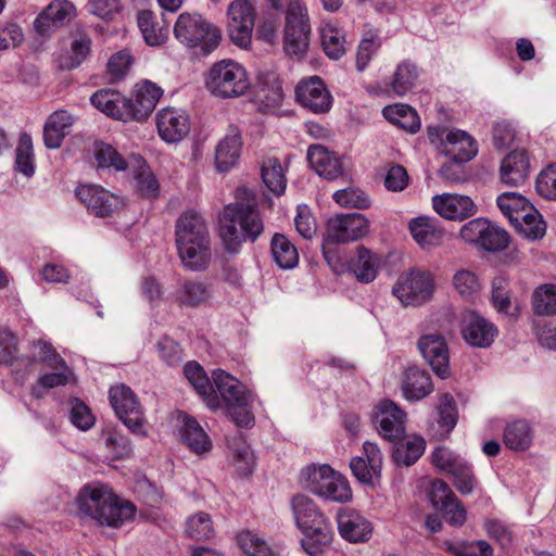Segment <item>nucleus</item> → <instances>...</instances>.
I'll list each match as a JSON object with an SVG mask.
<instances>
[{
  "instance_id": "obj_1",
  "label": "nucleus",
  "mask_w": 556,
  "mask_h": 556,
  "mask_svg": "<svg viewBox=\"0 0 556 556\" xmlns=\"http://www.w3.org/2000/svg\"><path fill=\"white\" fill-rule=\"evenodd\" d=\"M175 243L185 268L205 270L212 260V242L207 223L195 211L184 212L175 224Z\"/></svg>"
},
{
  "instance_id": "obj_2",
  "label": "nucleus",
  "mask_w": 556,
  "mask_h": 556,
  "mask_svg": "<svg viewBox=\"0 0 556 556\" xmlns=\"http://www.w3.org/2000/svg\"><path fill=\"white\" fill-rule=\"evenodd\" d=\"M237 201L226 205L219 216V235L227 251L236 252L245 240L255 241L263 231L256 202L247 188L237 189Z\"/></svg>"
},
{
  "instance_id": "obj_3",
  "label": "nucleus",
  "mask_w": 556,
  "mask_h": 556,
  "mask_svg": "<svg viewBox=\"0 0 556 556\" xmlns=\"http://www.w3.org/2000/svg\"><path fill=\"white\" fill-rule=\"evenodd\" d=\"M78 514L100 526L122 527L132 519L136 507L119 497L104 484H88L81 489L77 500Z\"/></svg>"
},
{
  "instance_id": "obj_4",
  "label": "nucleus",
  "mask_w": 556,
  "mask_h": 556,
  "mask_svg": "<svg viewBox=\"0 0 556 556\" xmlns=\"http://www.w3.org/2000/svg\"><path fill=\"white\" fill-rule=\"evenodd\" d=\"M292 511L298 527L304 534L302 546L311 556H317L332 541V530L315 503L305 495L292 498Z\"/></svg>"
},
{
  "instance_id": "obj_5",
  "label": "nucleus",
  "mask_w": 556,
  "mask_h": 556,
  "mask_svg": "<svg viewBox=\"0 0 556 556\" xmlns=\"http://www.w3.org/2000/svg\"><path fill=\"white\" fill-rule=\"evenodd\" d=\"M204 85L213 97L222 100L240 98L251 88L247 68L231 59L212 64L204 75Z\"/></svg>"
},
{
  "instance_id": "obj_6",
  "label": "nucleus",
  "mask_w": 556,
  "mask_h": 556,
  "mask_svg": "<svg viewBox=\"0 0 556 556\" xmlns=\"http://www.w3.org/2000/svg\"><path fill=\"white\" fill-rule=\"evenodd\" d=\"M301 477L306 489L325 500L344 503L352 497L348 480L328 465L308 466Z\"/></svg>"
},
{
  "instance_id": "obj_7",
  "label": "nucleus",
  "mask_w": 556,
  "mask_h": 556,
  "mask_svg": "<svg viewBox=\"0 0 556 556\" xmlns=\"http://www.w3.org/2000/svg\"><path fill=\"white\" fill-rule=\"evenodd\" d=\"M531 304L535 316L533 325L541 345L549 350L556 349V330L553 327V321L548 325L545 323V318H553L556 314V285L538 286L533 290Z\"/></svg>"
},
{
  "instance_id": "obj_8",
  "label": "nucleus",
  "mask_w": 556,
  "mask_h": 556,
  "mask_svg": "<svg viewBox=\"0 0 556 556\" xmlns=\"http://www.w3.org/2000/svg\"><path fill=\"white\" fill-rule=\"evenodd\" d=\"M109 399L118 419L135 435L146 438L144 413L134 391L126 384H117L110 389Z\"/></svg>"
},
{
  "instance_id": "obj_9",
  "label": "nucleus",
  "mask_w": 556,
  "mask_h": 556,
  "mask_svg": "<svg viewBox=\"0 0 556 556\" xmlns=\"http://www.w3.org/2000/svg\"><path fill=\"white\" fill-rule=\"evenodd\" d=\"M434 283L430 273L413 269L402 274L392 288V293L404 306H419L428 302Z\"/></svg>"
},
{
  "instance_id": "obj_10",
  "label": "nucleus",
  "mask_w": 556,
  "mask_h": 556,
  "mask_svg": "<svg viewBox=\"0 0 556 556\" xmlns=\"http://www.w3.org/2000/svg\"><path fill=\"white\" fill-rule=\"evenodd\" d=\"M368 232V222L358 213L339 214L328 219L323 249L329 244L348 243L358 240Z\"/></svg>"
},
{
  "instance_id": "obj_11",
  "label": "nucleus",
  "mask_w": 556,
  "mask_h": 556,
  "mask_svg": "<svg viewBox=\"0 0 556 556\" xmlns=\"http://www.w3.org/2000/svg\"><path fill=\"white\" fill-rule=\"evenodd\" d=\"M433 465L454 477V485L462 494H470L476 486V478L468 463L445 447L432 453Z\"/></svg>"
},
{
  "instance_id": "obj_12",
  "label": "nucleus",
  "mask_w": 556,
  "mask_h": 556,
  "mask_svg": "<svg viewBox=\"0 0 556 556\" xmlns=\"http://www.w3.org/2000/svg\"><path fill=\"white\" fill-rule=\"evenodd\" d=\"M76 197L97 217L111 216L124 206L122 198L98 185L77 187Z\"/></svg>"
},
{
  "instance_id": "obj_13",
  "label": "nucleus",
  "mask_w": 556,
  "mask_h": 556,
  "mask_svg": "<svg viewBox=\"0 0 556 556\" xmlns=\"http://www.w3.org/2000/svg\"><path fill=\"white\" fill-rule=\"evenodd\" d=\"M295 100L315 114L326 113L332 106V96L319 76L301 79L295 87Z\"/></svg>"
},
{
  "instance_id": "obj_14",
  "label": "nucleus",
  "mask_w": 556,
  "mask_h": 556,
  "mask_svg": "<svg viewBox=\"0 0 556 556\" xmlns=\"http://www.w3.org/2000/svg\"><path fill=\"white\" fill-rule=\"evenodd\" d=\"M405 413L392 401H380L372 413V421L387 440L396 441L405 434Z\"/></svg>"
},
{
  "instance_id": "obj_15",
  "label": "nucleus",
  "mask_w": 556,
  "mask_h": 556,
  "mask_svg": "<svg viewBox=\"0 0 556 556\" xmlns=\"http://www.w3.org/2000/svg\"><path fill=\"white\" fill-rule=\"evenodd\" d=\"M76 15L75 5L68 0H53L34 21L39 35L59 31Z\"/></svg>"
},
{
  "instance_id": "obj_16",
  "label": "nucleus",
  "mask_w": 556,
  "mask_h": 556,
  "mask_svg": "<svg viewBox=\"0 0 556 556\" xmlns=\"http://www.w3.org/2000/svg\"><path fill=\"white\" fill-rule=\"evenodd\" d=\"M156 127L165 142L177 143L190 131L189 116L180 109L165 108L156 115Z\"/></svg>"
},
{
  "instance_id": "obj_17",
  "label": "nucleus",
  "mask_w": 556,
  "mask_h": 556,
  "mask_svg": "<svg viewBox=\"0 0 556 556\" xmlns=\"http://www.w3.org/2000/svg\"><path fill=\"white\" fill-rule=\"evenodd\" d=\"M418 349L439 377L446 378L450 375L447 344L441 334L430 333L420 337Z\"/></svg>"
},
{
  "instance_id": "obj_18",
  "label": "nucleus",
  "mask_w": 556,
  "mask_h": 556,
  "mask_svg": "<svg viewBox=\"0 0 556 556\" xmlns=\"http://www.w3.org/2000/svg\"><path fill=\"white\" fill-rule=\"evenodd\" d=\"M162 94L163 90L154 83L146 80L137 84L134 98L128 99L129 121H144L151 115Z\"/></svg>"
},
{
  "instance_id": "obj_19",
  "label": "nucleus",
  "mask_w": 556,
  "mask_h": 556,
  "mask_svg": "<svg viewBox=\"0 0 556 556\" xmlns=\"http://www.w3.org/2000/svg\"><path fill=\"white\" fill-rule=\"evenodd\" d=\"M462 333L467 343L477 348L490 346L496 334V327L475 312H468L462 320Z\"/></svg>"
},
{
  "instance_id": "obj_20",
  "label": "nucleus",
  "mask_w": 556,
  "mask_h": 556,
  "mask_svg": "<svg viewBox=\"0 0 556 556\" xmlns=\"http://www.w3.org/2000/svg\"><path fill=\"white\" fill-rule=\"evenodd\" d=\"M256 0H232L227 8L228 31L238 35H252L256 24Z\"/></svg>"
},
{
  "instance_id": "obj_21",
  "label": "nucleus",
  "mask_w": 556,
  "mask_h": 556,
  "mask_svg": "<svg viewBox=\"0 0 556 556\" xmlns=\"http://www.w3.org/2000/svg\"><path fill=\"white\" fill-rule=\"evenodd\" d=\"M530 160L526 150H514L506 154L500 166V179L511 187L523 185L530 175Z\"/></svg>"
},
{
  "instance_id": "obj_22",
  "label": "nucleus",
  "mask_w": 556,
  "mask_h": 556,
  "mask_svg": "<svg viewBox=\"0 0 556 556\" xmlns=\"http://www.w3.org/2000/svg\"><path fill=\"white\" fill-rule=\"evenodd\" d=\"M434 211L446 219H465L472 216L477 206L467 195L445 193L432 198Z\"/></svg>"
},
{
  "instance_id": "obj_23",
  "label": "nucleus",
  "mask_w": 556,
  "mask_h": 556,
  "mask_svg": "<svg viewBox=\"0 0 556 556\" xmlns=\"http://www.w3.org/2000/svg\"><path fill=\"white\" fill-rule=\"evenodd\" d=\"M337 522L341 536L349 542H365L371 536V522L355 510H341L338 514Z\"/></svg>"
},
{
  "instance_id": "obj_24",
  "label": "nucleus",
  "mask_w": 556,
  "mask_h": 556,
  "mask_svg": "<svg viewBox=\"0 0 556 556\" xmlns=\"http://www.w3.org/2000/svg\"><path fill=\"white\" fill-rule=\"evenodd\" d=\"M443 153L456 163L470 161L478 152L475 139L463 130H450L442 140Z\"/></svg>"
},
{
  "instance_id": "obj_25",
  "label": "nucleus",
  "mask_w": 556,
  "mask_h": 556,
  "mask_svg": "<svg viewBox=\"0 0 556 556\" xmlns=\"http://www.w3.org/2000/svg\"><path fill=\"white\" fill-rule=\"evenodd\" d=\"M307 161L311 167L325 179L333 180L343 174L340 159L323 146H311L307 150Z\"/></svg>"
},
{
  "instance_id": "obj_26",
  "label": "nucleus",
  "mask_w": 556,
  "mask_h": 556,
  "mask_svg": "<svg viewBox=\"0 0 556 556\" xmlns=\"http://www.w3.org/2000/svg\"><path fill=\"white\" fill-rule=\"evenodd\" d=\"M241 147V132L237 126L230 125L215 151V163L219 172H227L236 165L240 157Z\"/></svg>"
},
{
  "instance_id": "obj_27",
  "label": "nucleus",
  "mask_w": 556,
  "mask_h": 556,
  "mask_svg": "<svg viewBox=\"0 0 556 556\" xmlns=\"http://www.w3.org/2000/svg\"><path fill=\"white\" fill-rule=\"evenodd\" d=\"M91 104L115 119L129 121L128 99L113 89H101L90 97Z\"/></svg>"
},
{
  "instance_id": "obj_28",
  "label": "nucleus",
  "mask_w": 556,
  "mask_h": 556,
  "mask_svg": "<svg viewBox=\"0 0 556 556\" xmlns=\"http://www.w3.org/2000/svg\"><path fill=\"white\" fill-rule=\"evenodd\" d=\"M214 384L226 406L249 404L250 395L245 387L222 369L213 371Z\"/></svg>"
},
{
  "instance_id": "obj_29",
  "label": "nucleus",
  "mask_w": 556,
  "mask_h": 556,
  "mask_svg": "<svg viewBox=\"0 0 556 556\" xmlns=\"http://www.w3.org/2000/svg\"><path fill=\"white\" fill-rule=\"evenodd\" d=\"M75 117L65 110L53 112L43 128V141L47 148L58 149L63 139L70 135Z\"/></svg>"
},
{
  "instance_id": "obj_30",
  "label": "nucleus",
  "mask_w": 556,
  "mask_h": 556,
  "mask_svg": "<svg viewBox=\"0 0 556 556\" xmlns=\"http://www.w3.org/2000/svg\"><path fill=\"white\" fill-rule=\"evenodd\" d=\"M409 231L421 249H431L441 244L444 231L438 222L427 216H420L409 222Z\"/></svg>"
},
{
  "instance_id": "obj_31",
  "label": "nucleus",
  "mask_w": 556,
  "mask_h": 556,
  "mask_svg": "<svg viewBox=\"0 0 556 556\" xmlns=\"http://www.w3.org/2000/svg\"><path fill=\"white\" fill-rule=\"evenodd\" d=\"M179 434L182 442L198 455H203L212 450V441L201 425L188 415H181Z\"/></svg>"
},
{
  "instance_id": "obj_32",
  "label": "nucleus",
  "mask_w": 556,
  "mask_h": 556,
  "mask_svg": "<svg viewBox=\"0 0 556 556\" xmlns=\"http://www.w3.org/2000/svg\"><path fill=\"white\" fill-rule=\"evenodd\" d=\"M174 296L175 302L181 307H197L208 302L212 290L205 281L189 279L180 283Z\"/></svg>"
},
{
  "instance_id": "obj_33",
  "label": "nucleus",
  "mask_w": 556,
  "mask_h": 556,
  "mask_svg": "<svg viewBox=\"0 0 556 556\" xmlns=\"http://www.w3.org/2000/svg\"><path fill=\"white\" fill-rule=\"evenodd\" d=\"M433 390L430 375L418 367H409L402 383L403 395L408 401H419Z\"/></svg>"
},
{
  "instance_id": "obj_34",
  "label": "nucleus",
  "mask_w": 556,
  "mask_h": 556,
  "mask_svg": "<svg viewBox=\"0 0 556 556\" xmlns=\"http://www.w3.org/2000/svg\"><path fill=\"white\" fill-rule=\"evenodd\" d=\"M184 374L212 410H216L220 407L218 395L213 391L208 377L197 362L187 363L184 368Z\"/></svg>"
},
{
  "instance_id": "obj_35",
  "label": "nucleus",
  "mask_w": 556,
  "mask_h": 556,
  "mask_svg": "<svg viewBox=\"0 0 556 556\" xmlns=\"http://www.w3.org/2000/svg\"><path fill=\"white\" fill-rule=\"evenodd\" d=\"M350 271L363 283L375 280L379 268V257L365 247H357L356 255L350 261Z\"/></svg>"
},
{
  "instance_id": "obj_36",
  "label": "nucleus",
  "mask_w": 556,
  "mask_h": 556,
  "mask_svg": "<svg viewBox=\"0 0 556 556\" xmlns=\"http://www.w3.org/2000/svg\"><path fill=\"white\" fill-rule=\"evenodd\" d=\"M285 35H309L308 11L301 0H290L285 12Z\"/></svg>"
},
{
  "instance_id": "obj_37",
  "label": "nucleus",
  "mask_w": 556,
  "mask_h": 556,
  "mask_svg": "<svg viewBox=\"0 0 556 556\" xmlns=\"http://www.w3.org/2000/svg\"><path fill=\"white\" fill-rule=\"evenodd\" d=\"M256 99L264 104L265 108H276L283 98L281 81L273 72L260 73L257 75Z\"/></svg>"
},
{
  "instance_id": "obj_38",
  "label": "nucleus",
  "mask_w": 556,
  "mask_h": 556,
  "mask_svg": "<svg viewBox=\"0 0 556 556\" xmlns=\"http://www.w3.org/2000/svg\"><path fill=\"white\" fill-rule=\"evenodd\" d=\"M90 52V37H71L68 48L59 55V66L66 71L74 70L83 64Z\"/></svg>"
},
{
  "instance_id": "obj_39",
  "label": "nucleus",
  "mask_w": 556,
  "mask_h": 556,
  "mask_svg": "<svg viewBox=\"0 0 556 556\" xmlns=\"http://www.w3.org/2000/svg\"><path fill=\"white\" fill-rule=\"evenodd\" d=\"M175 35H218L219 29L199 13L184 12L175 23Z\"/></svg>"
},
{
  "instance_id": "obj_40",
  "label": "nucleus",
  "mask_w": 556,
  "mask_h": 556,
  "mask_svg": "<svg viewBox=\"0 0 556 556\" xmlns=\"http://www.w3.org/2000/svg\"><path fill=\"white\" fill-rule=\"evenodd\" d=\"M228 447L237 472L242 477L250 476L255 466V457L250 445L240 434L228 440Z\"/></svg>"
},
{
  "instance_id": "obj_41",
  "label": "nucleus",
  "mask_w": 556,
  "mask_h": 556,
  "mask_svg": "<svg viewBox=\"0 0 556 556\" xmlns=\"http://www.w3.org/2000/svg\"><path fill=\"white\" fill-rule=\"evenodd\" d=\"M533 440V431L526 420H515L506 426L503 432V441L507 448L513 451H526Z\"/></svg>"
},
{
  "instance_id": "obj_42",
  "label": "nucleus",
  "mask_w": 556,
  "mask_h": 556,
  "mask_svg": "<svg viewBox=\"0 0 556 556\" xmlns=\"http://www.w3.org/2000/svg\"><path fill=\"white\" fill-rule=\"evenodd\" d=\"M382 113L388 121L408 132L415 134L420 128V119L417 112L407 104L388 105L383 109Z\"/></svg>"
},
{
  "instance_id": "obj_43",
  "label": "nucleus",
  "mask_w": 556,
  "mask_h": 556,
  "mask_svg": "<svg viewBox=\"0 0 556 556\" xmlns=\"http://www.w3.org/2000/svg\"><path fill=\"white\" fill-rule=\"evenodd\" d=\"M497 206L510 224L528 216L527 212H533V205L521 194L505 192L497 198Z\"/></svg>"
},
{
  "instance_id": "obj_44",
  "label": "nucleus",
  "mask_w": 556,
  "mask_h": 556,
  "mask_svg": "<svg viewBox=\"0 0 556 556\" xmlns=\"http://www.w3.org/2000/svg\"><path fill=\"white\" fill-rule=\"evenodd\" d=\"M418 76L416 65L404 61L396 66L389 85V90L399 97H403L415 87Z\"/></svg>"
},
{
  "instance_id": "obj_45",
  "label": "nucleus",
  "mask_w": 556,
  "mask_h": 556,
  "mask_svg": "<svg viewBox=\"0 0 556 556\" xmlns=\"http://www.w3.org/2000/svg\"><path fill=\"white\" fill-rule=\"evenodd\" d=\"M271 254L276 264L282 269H291L299 263L296 248L281 233H276L271 239Z\"/></svg>"
},
{
  "instance_id": "obj_46",
  "label": "nucleus",
  "mask_w": 556,
  "mask_h": 556,
  "mask_svg": "<svg viewBox=\"0 0 556 556\" xmlns=\"http://www.w3.org/2000/svg\"><path fill=\"white\" fill-rule=\"evenodd\" d=\"M262 179L265 186L275 195H281L287 186V179L280 162L277 159H268L262 165Z\"/></svg>"
},
{
  "instance_id": "obj_47",
  "label": "nucleus",
  "mask_w": 556,
  "mask_h": 556,
  "mask_svg": "<svg viewBox=\"0 0 556 556\" xmlns=\"http://www.w3.org/2000/svg\"><path fill=\"white\" fill-rule=\"evenodd\" d=\"M425 451V440L420 437H409L396 444L393 458L396 464L413 465Z\"/></svg>"
},
{
  "instance_id": "obj_48",
  "label": "nucleus",
  "mask_w": 556,
  "mask_h": 556,
  "mask_svg": "<svg viewBox=\"0 0 556 556\" xmlns=\"http://www.w3.org/2000/svg\"><path fill=\"white\" fill-rule=\"evenodd\" d=\"M526 214L528 216L516 220L511 225L528 240L534 241L543 238L546 225L539 211L533 207V212H527Z\"/></svg>"
},
{
  "instance_id": "obj_49",
  "label": "nucleus",
  "mask_w": 556,
  "mask_h": 556,
  "mask_svg": "<svg viewBox=\"0 0 556 556\" xmlns=\"http://www.w3.org/2000/svg\"><path fill=\"white\" fill-rule=\"evenodd\" d=\"M438 410V425L441 428V435L445 437L457 424L456 403L451 394L444 393L440 396Z\"/></svg>"
},
{
  "instance_id": "obj_50",
  "label": "nucleus",
  "mask_w": 556,
  "mask_h": 556,
  "mask_svg": "<svg viewBox=\"0 0 556 556\" xmlns=\"http://www.w3.org/2000/svg\"><path fill=\"white\" fill-rule=\"evenodd\" d=\"M186 533L194 540H207L214 535V527L208 514L200 511L186 521Z\"/></svg>"
},
{
  "instance_id": "obj_51",
  "label": "nucleus",
  "mask_w": 556,
  "mask_h": 556,
  "mask_svg": "<svg viewBox=\"0 0 556 556\" xmlns=\"http://www.w3.org/2000/svg\"><path fill=\"white\" fill-rule=\"evenodd\" d=\"M491 287L492 302L495 309L498 313H505L510 316H517L518 313L509 312V308L511 306V300L508 280L503 276L495 277L492 280Z\"/></svg>"
},
{
  "instance_id": "obj_52",
  "label": "nucleus",
  "mask_w": 556,
  "mask_h": 556,
  "mask_svg": "<svg viewBox=\"0 0 556 556\" xmlns=\"http://www.w3.org/2000/svg\"><path fill=\"white\" fill-rule=\"evenodd\" d=\"M190 58L201 59L211 54L218 46L220 37H180Z\"/></svg>"
},
{
  "instance_id": "obj_53",
  "label": "nucleus",
  "mask_w": 556,
  "mask_h": 556,
  "mask_svg": "<svg viewBox=\"0 0 556 556\" xmlns=\"http://www.w3.org/2000/svg\"><path fill=\"white\" fill-rule=\"evenodd\" d=\"M489 229V219L485 218H473L462 226L459 230V237L470 243L475 244L479 249L483 248V243Z\"/></svg>"
},
{
  "instance_id": "obj_54",
  "label": "nucleus",
  "mask_w": 556,
  "mask_h": 556,
  "mask_svg": "<svg viewBox=\"0 0 556 556\" xmlns=\"http://www.w3.org/2000/svg\"><path fill=\"white\" fill-rule=\"evenodd\" d=\"M94 159L99 167L114 168L116 170L126 169L125 160L110 144L99 142L94 146Z\"/></svg>"
},
{
  "instance_id": "obj_55",
  "label": "nucleus",
  "mask_w": 556,
  "mask_h": 556,
  "mask_svg": "<svg viewBox=\"0 0 556 556\" xmlns=\"http://www.w3.org/2000/svg\"><path fill=\"white\" fill-rule=\"evenodd\" d=\"M15 164L22 174L31 176L34 174L33 141L29 135L23 134L20 137L16 148Z\"/></svg>"
},
{
  "instance_id": "obj_56",
  "label": "nucleus",
  "mask_w": 556,
  "mask_h": 556,
  "mask_svg": "<svg viewBox=\"0 0 556 556\" xmlns=\"http://www.w3.org/2000/svg\"><path fill=\"white\" fill-rule=\"evenodd\" d=\"M453 556H493V547L484 540L447 544Z\"/></svg>"
},
{
  "instance_id": "obj_57",
  "label": "nucleus",
  "mask_w": 556,
  "mask_h": 556,
  "mask_svg": "<svg viewBox=\"0 0 556 556\" xmlns=\"http://www.w3.org/2000/svg\"><path fill=\"white\" fill-rule=\"evenodd\" d=\"M237 541L247 556H279L268 547L265 541L249 531L238 534Z\"/></svg>"
},
{
  "instance_id": "obj_58",
  "label": "nucleus",
  "mask_w": 556,
  "mask_h": 556,
  "mask_svg": "<svg viewBox=\"0 0 556 556\" xmlns=\"http://www.w3.org/2000/svg\"><path fill=\"white\" fill-rule=\"evenodd\" d=\"M106 448L115 458L127 457L131 453V443L129 439L117 429H106L103 431Z\"/></svg>"
},
{
  "instance_id": "obj_59",
  "label": "nucleus",
  "mask_w": 556,
  "mask_h": 556,
  "mask_svg": "<svg viewBox=\"0 0 556 556\" xmlns=\"http://www.w3.org/2000/svg\"><path fill=\"white\" fill-rule=\"evenodd\" d=\"M453 285L456 291L466 299L473 298L481 290V285L475 273L462 269L453 278Z\"/></svg>"
},
{
  "instance_id": "obj_60",
  "label": "nucleus",
  "mask_w": 556,
  "mask_h": 556,
  "mask_svg": "<svg viewBox=\"0 0 556 556\" xmlns=\"http://www.w3.org/2000/svg\"><path fill=\"white\" fill-rule=\"evenodd\" d=\"M333 199L340 206L344 207L364 210L370 205V200L366 193L355 188L338 190L333 193Z\"/></svg>"
},
{
  "instance_id": "obj_61",
  "label": "nucleus",
  "mask_w": 556,
  "mask_h": 556,
  "mask_svg": "<svg viewBox=\"0 0 556 556\" xmlns=\"http://www.w3.org/2000/svg\"><path fill=\"white\" fill-rule=\"evenodd\" d=\"M380 48L381 41L379 37H364L357 46L355 62L356 70L358 72H364Z\"/></svg>"
},
{
  "instance_id": "obj_62",
  "label": "nucleus",
  "mask_w": 556,
  "mask_h": 556,
  "mask_svg": "<svg viewBox=\"0 0 556 556\" xmlns=\"http://www.w3.org/2000/svg\"><path fill=\"white\" fill-rule=\"evenodd\" d=\"M70 420L79 430L86 431L93 427L94 416L90 408L80 400L74 399L70 402Z\"/></svg>"
},
{
  "instance_id": "obj_63",
  "label": "nucleus",
  "mask_w": 556,
  "mask_h": 556,
  "mask_svg": "<svg viewBox=\"0 0 556 556\" xmlns=\"http://www.w3.org/2000/svg\"><path fill=\"white\" fill-rule=\"evenodd\" d=\"M510 237L508 232L489 220V229L486 230L482 250L488 252H501L508 247Z\"/></svg>"
},
{
  "instance_id": "obj_64",
  "label": "nucleus",
  "mask_w": 556,
  "mask_h": 556,
  "mask_svg": "<svg viewBox=\"0 0 556 556\" xmlns=\"http://www.w3.org/2000/svg\"><path fill=\"white\" fill-rule=\"evenodd\" d=\"M535 189L546 200L556 199V167L554 164H549L539 174Z\"/></svg>"
}]
</instances>
